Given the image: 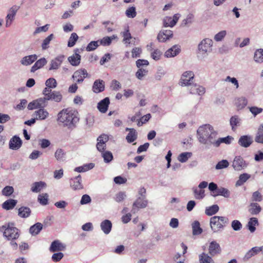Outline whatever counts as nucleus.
<instances>
[{
  "instance_id": "30",
  "label": "nucleus",
  "mask_w": 263,
  "mask_h": 263,
  "mask_svg": "<svg viewBox=\"0 0 263 263\" xmlns=\"http://www.w3.org/2000/svg\"><path fill=\"white\" fill-rule=\"evenodd\" d=\"M47 63V60L45 58H43L38 60L31 68V72H34L37 69L43 67Z\"/></svg>"
},
{
  "instance_id": "38",
  "label": "nucleus",
  "mask_w": 263,
  "mask_h": 263,
  "mask_svg": "<svg viewBox=\"0 0 263 263\" xmlns=\"http://www.w3.org/2000/svg\"><path fill=\"white\" fill-rule=\"evenodd\" d=\"M43 228V224L41 223L37 222L31 226L29 229V232L32 235L38 234Z\"/></svg>"
},
{
  "instance_id": "4",
  "label": "nucleus",
  "mask_w": 263,
  "mask_h": 263,
  "mask_svg": "<svg viewBox=\"0 0 263 263\" xmlns=\"http://www.w3.org/2000/svg\"><path fill=\"white\" fill-rule=\"evenodd\" d=\"M229 222V219L224 216H215L210 218V224L214 232H217Z\"/></svg>"
},
{
  "instance_id": "24",
  "label": "nucleus",
  "mask_w": 263,
  "mask_h": 263,
  "mask_svg": "<svg viewBox=\"0 0 263 263\" xmlns=\"http://www.w3.org/2000/svg\"><path fill=\"white\" fill-rule=\"evenodd\" d=\"M65 246L59 240L53 241L50 247L49 250L50 252H54L64 250Z\"/></svg>"
},
{
  "instance_id": "49",
  "label": "nucleus",
  "mask_w": 263,
  "mask_h": 263,
  "mask_svg": "<svg viewBox=\"0 0 263 263\" xmlns=\"http://www.w3.org/2000/svg\"><path fill=\"white\" fill-rule=\"evenodd\" d=\"M248 109L254 117H255L258 114H261L263 111V109L262 108L258 107L255 106L248 107Z\"/></svg>"
},
{
  "instance_id": "44",
  "label": "nucleus",
  "mask_w": 263,
  "mask_h": 263,
  "mask_svg": "<svg viewBox=\"0 0 263 263\" xmlns=\"http://www.w3.org/2000/svg\"><path fill=\"white\" fill-rule=\"evenodd\" d=\"M192 156V154L190 152L182 153L178 156V160L180 162L184 163L186 162Z\"/></svg>"
},
{
  "instance_id": "56",
  "label": "nucleus",
  "mask_w": 263,
  "mask_h": 263,
  "mask_svg": "<svg viewBox=\"0 0 263 263\" xmlns=\"http://www.w3.org/2000/svg\"><path fill=\"white\" fill-rule=\"evenodd\" d=\"M53 34H51L44 40L42 44V48L43 49L45 50L48 48V45L49 44L50 41L53 39Z\"/></svg>"
},
{
  "instance_id": "26",
  "label": "nucleus",
  "mask_w": 263,
  "mask_h": 263,
  "mask_svg": "<svg viewBox=\"0 0 263 263\" xmlns=\"http://www.w3.org/2000/svg\"><path fill=\"white\" fill-rule=\"evenodd\" d=\"M125 130L129 131V133L126 137V139L128 143H130L137 139V133L135 129L127 127Z\"/></svg>"
},
{
  "instance_id": "40",
  "label": "nucleus",
  "mask_w": 263,
  "mask_h": 263,
  "mask_svg": "<svg viewBox=\"0 0 263 263\" xmlns=\"http://www.w3.org/2000/svg\"><path fill=\"white\" fill-rule=\"evenodd\" d=\"M254 60L257 63H263V49H259L255 51Z\"/></svg>"
},
{
  "instance_id": "51",
  "label": "nucleus",
  "mask_w": 263,
  "mask_h": 263,
  "mask_svg": "<svg viewBox=\"0 0 263 263\" xmlns=\"http://www.w3.org/2000/svg\"><path fill=\"white\" fill-rule=\"evenodd\" d=\"M261 128H258L254 140L257 143L263 144V132Z\"/></svg>"
},
{
  "instance_id": "60",
  "label": "nucleus",
  "mask_w": 263,
  "mask_h": 263,
  "mask_svg": "<svg viewBox=\"0 0 263 263\" xmlns=\"http://www.w3.org/2000/svg\"><path fill=\"white\" fill-rule=\"evenodd\" d=\"M125 14L128 17L134 18L137 14L136 8L134 7H129L126 10Z\"/></svg>"
},
{
  "instance_id": "42",
  "label": "nucleus",
  "mask_w": 263,
  "mask_h": 263,
  "mask_svg": "<svg viewBox=\"0 0 263 263\" xmlns=\"http://www.w3.org/2000/svg\"><path fill=\"white\" fill-rule=\"evenodd\" d=\"M31 213L30 209L28 207H21L18 209V215L22 218L28 217Z\"/></svg>"
},
{
  "instance_id": "50",
  "label": "nucleus",
  "mask_w": 263,
  "mask_h": 263,
  "mask_svg": "<svg viewBox=\"0 0 263 263\" xmlns=\"http://www.w3.org/2000/svg\"><path fill=\"white\" fill-rule=\"evenodd\" d=\"M38 201L42 205H46L48 203V195L47 193L40 194L37 198Z\"/></svg>"
},
{
  "instance_id": "25",
  "label": "nucleus",
  "mask_w": 263,
  "mask_h": 263,
  "mask_svg": "<svg viewBox=\"0 0 263 263\" xmlns=\"http://www.w3.org/2000/svg\"><path fill=\"white\" fill-rule=\"evenodd\" d=\"M100 227L103 233L107 235L111 230L112 223L110 220L106 219L101 222Z\"/></svg>"
},
{
  "instance_id": "18",
  "label": "nucleus",
  "mask_w": 263,
  "mask_h": 263,
  "mask_svg": "<svg viewBox=\"0 0 263 263\" xmlns=\"http://www.w3.org/2000/svg\"><path fill=\"white\" fill-rule=\"evenodd\" d=\"M81 181V177L80 175L73 179H71L70 182L71 187L74 190L82 189L83 185Z\"/></svg>"
},
{
  "instance_id": "37",
  "label": "nucleus",
  "mask_w": 263,
  "mask_h": 263,
  "mask_svg": "<svg viewBox=\"0 0 263 263\" xmlns=\"http://www.w3.org/2000/svg\"><path fill=\"white\" fill-rule=\"evenodd\" d=\"M62 95L59 91H53L47 98L48 101L53 100L56 102H60L62 99Z\"/></svg>"
},
{
  "instance_id": "9",
  "label": "nucleus",
  "mask_w": 263,
  "mask_h": 263,
  "mask_svg": "<svg viewBox=\"0 0 263 263\" xmlns=\"http://www.w3.org/2000/svg\"><path fill=\"white\" fill-rule=\"evenodd\" d=\"M232 166L235 171H240L245 168L247 164L242 157L236 156L232 162Z\"/></svg>"
},
{
  "instance_id": "54",
  "label": "nucleus",
  "mask_w": 263,
  "mask_h": 263,
  "mask_svg": "<svg viewBox=\"0 0 263 263\" xmlns=\"http://www.w3.org/2000/svg\"><path fill=\"white\" fill-rule=\"evenodd\" d=\"M229 165V162L227 160H222L218 162L215 166L216 170H221L227 168Z\"/></svg>"
},
{
  "instance_id": "59",
  "label": "nucleus",
  "mask_w": 263,
  "mask_h": 263,
  "mask_svg": "<svg viewBox=\"0 0 263 263\" xmlns=\"http://www.w3.org/2000/svg\"><path fill=\"white\" fill-rule=\"evenodd\" d=\"M226 35L227 31L222 30L215 35L214 39L217 42H220L224 38Z\"/></svg>"
},
{
  "instance_id": "33",
  "label": "nucleus",
  "mask_w": 263,
  "mask_h": 263,
  "mask_svg": "<svg viewBox=\"0 0 263 263\" xmlns=\"http://www.w3.org/2000/svg\"><path fill=\"white\" fill-rule=\"evenodd\" d=\"M199 263H215L213 259L205 253H202L199 255Z\"/></svg>"
},
{
  "instance_id": "15",
  "label": "nucleus",
  "mask_w": 263,
  "mask_h": 263,
  "mask_svg": "<svg viewBox=\"0 0 263 263\" xmlns=\"http://www.w3.org/2000/svg\"><path fill=\"white\" fill-rule=\"evenodd\" d=\"M173 35V31L170 30H163L158 33L157 39L160 42H164L172 38Z\"/></svg>"
},
{
  "instance_id": "61",
  "label": "nucleus",
  "mask_w": 263,
  "mask_h": 263,
  "mask_svg": "<svg viewBox=\"0 0 263 263\" xmlns=\"http://www.w3.org/2000/svg\"><path fill=\"white\" fill-rule=\"evenodd\" d=\"M14 192V189L11 186H6L5 187L2 191V194L6 196H10Z\"/></svg>"
},
{
  "instance_id": "28",
  "label": "nucleus",
  "mask_w": 263,
  "mask_h": 263,
  "mask_svg": "<svg viewBox=\"0 0 263 263\" xmlns=\"http://www.w3.org/2000/svg\"><path fill=\"white\" fill-rule=\"evenodd\" d=\"M46 187V184L44 182H35L31 185V191L34 193H39Z\"/></svg>"
},
{
  "instance_id": "13",
  "label": "nucleus",
  "mask_w": 263,
  "mask_h": 263,
  "mask_svg": "<svg viewBox=\"0 0 263 263\" xmlns=\"http://www.w3.org/2000/svg\"><path fill=\"white\" fill-rule=\"evenodd\" d=\"M22 141L20 138L17 136H14L9 141V148L12 150H17L22 146Z\"/></svg>"
},
{
  "instance_id": "23",
  "label": "nucleus",
  "mask_w": 263,
  "mask_h": 263,
  "mask_svg": "<svg viewBox=\"0 0 263 263\" xmlns=\"http://www.w3.org/2000/svg\"><path fill=\"white\" fill-rule=\"evenodd\" d=\"M37 56L36 54H31L23 57L20 61V63L24 66H28L32 64L36 60Z\"/></svg>"
},
{
  "instance_id": "43",
  "label": "nucleus",
  "mask_w": 263,
  "mask_h": 263,
  "mask_svg": "<svg viewBox=\"0 0 263 263\" xmlns=\"http://www.w3.org/2000/svg\"><path fill=\"white\" fill-rule=\"evenodd\" d=\"M194 196L196 199H202L204 198V191L198 187H196L193 189Z\"/></svg>"
},
{
  "instance_id": "14",
  "label": "nucleus",
  "mask_w": 263,
  "mask_h": 263,
  "mask_svg": "<svg viewBox=\"0 0 263 263\" xmlns=\"http://www.w3.org/2000/svg\"><path fill=\"white\" fill-rule=\"evenodd\" d=\"M252 143L253 139L251 136L249 135L240 136L238 141V143L240 146L245 148L249 147Z\"/></svg>"
},
{
  "instance_id": "17",
  "label": "nucleus",
  "mask_w": 263,
  "mask_h": 263,
  "mask_svg": "<svg viewBox=\"0 0 263 263\" xmlns=\"http://www.w3.org/2000/svg\"><path fill=\"white\" fill-rule=\"evenodd\" d=\"M78 52H79V49H77L75 53L68 58V62L73 66H77L80 63L81 57Z\"/></svg>"
},
{
  "instance_id": "55",
  "label": "nucleus",
  "mask_w": 263,
  "mask_h": 263,
  "mask_svg": "<svg viewBox=\"0 0 263 263\" xmlns=\"http://www.w3.org/2000/svg\"><path fill=\"white\" fill-rule=\"evenodd\" d=\"M65 153L64 151L61 148L57 149L54 153V156L58 161H61L64 158Z\"/></svg>"
},
{
  "instance_id": "64",
  "label": "nucleus",
  "mask_w": 263,
  "mask_h": 263,
  "mask_svg": "<svg viewBox=\"0 0 263 263\" xmlns=\"http://www.w3.org/2000/svg\"><path fill=\"white\" fill-rule=\"evenodd\" d=\"M161 55L162 52L158 49H155L151 52V57L155 61L159 60Z\"/></svg>"
},
{
  "instance_id": "20",
  "label": "nucleus",
  "mask_w": 263,
  "mask_h": 263,
  "mask_svg": "<svg viewBox=\"0 0 263 263\" xmlns=\"http://www.w3.org/2000/svg\"><path fill=\"white\" fill-rule=\"evenodd\" d=\"M248 100L244 97H238L235 100V105L238 110H242L247 105Z\"/></svg>"
},
{
  "instance_id": "63",
  "label": "nucleus",
  "mask_w": 263,
  "mask_h": 263,
  "mask_svg": "<svg viewBox=\"0 0 263 263\" xmlns=\"http://www.w3.org/2000/svg\"><path fill=\"white\" fill-rule=\"evenodd\" d=\"M231 227L234 231H239L242 228V224L241 222L237 220H234L232 221Z\"/></svg>"
},
{
  "instance_id": "7",
  "label": "nucleus",
  "mask_w": 263,
  "mask_h": 263,
  "mask_svg": "<svg viewBox=\"0 0 263 263\" xmlns=\"http://www.w3.org/2000/svg\"><path fill=\"white\" fill-rule=\"evenodd\" d=\"M181 15L179 13L175 14L173 17L165 16L163 20V26L165 27H173L178 21Z\"/></svg>"
},
{
  "instance_id": "52",
  "label": "nucleus",
  "mask_w": 263,
  "mask_h": 263,
  "mask_svg": "<svg viewBox=\"0 0 263 263\" xmlns=\"http://www.w3.org/2000/svg\"><path fill=\"white\" fill-rule=\"evenodd\" d=\"M126 198V194L125 192H119L115 195V200L117 202L123 201Z\"/></svg>"
},
{
  "instance_id": "19",
  "label": "nucleus",
  "mask_w": 263,
  "mask_h": 263,
  "mask_svg": "<svg viewBox=\"0 0 263 263\" xmlns=\"http://www.w3.org/2000/svg\"><path fill=\"white\" fill-rule=\"evenodd\" d=\"M220 247L217 242L213 241L210 243L209 247V253L212 256L220 253Z\"/></svg>"
},
{
  "instance_id": "47",
  "label": "nucleus",
  "mask_w": 263,
  "mask_h": 263,
  "mask_svg": "<svg viewBox=\"0 0 263 263\" xmlns=\"http://www.w3.org/2000/svg\"><path fill=\"white\" fill-rule=\"evenodd\" d=\"M250 177V175L244 173L239 176L238 180L236 182V185L240 186L243 184Z\"/></svg>"
},
{
  "instance_id": "35",
  "label": "nucleus",
  "mask_w": 263,
  "mask_h": 263,
  "mask_svg": "<svg viewBox=\"0 0 263 263\" xmlns=\"http://www.w3.org/2000/svg\"><path fill=\"white\" fill-rule=\"evenodd\" d=\"M17 201L14 199H8L5 201L2 204L3 209L9 210L12 209L16 204Z\"/></svg>"
},
{
  "instance_id": "22",
  "label": "nucleus",
  "mask_w": 263,
  "mask_h": 263,
  "mask_svg": "<svg viewBox=\"0 0 263 263\" xmlns=\"http://www.w3.org/2000/svg\"><path fill=\"white\" fill-rule=\"evenodd\" d=\"M180 46L174 45L168 49L164 53V56L166 58H172L178 55L180 52Z\"/></svg>"
},
{
  "instance_id": "2",
  "label": "nucleus",
  "mask_w": 263,
  "mask_h": 263,
  "mask_svg": "<svg viewBox=\"0 0 263 263\" xmlns=\"http://www.w3.org/2000/svg\"><path fill=\"white\" fill-rule=\"evenodd\" d=\"M197 136L199 142L203 144L211 145L213 144L217 133L211 125L205 124L198 128Z\"/></svg>"
},
{
  "instance_id": "48",
  "label": "nucleus",
  "mask_w": 263,
  "mask_h": 263,
  "mask_svg": "<svg viewBox=\"0 0 263 263\" xmlns=\"http://www.w3.org/2000/svg\"><path fill=\"white\" fill-rule=\"evenodd\" d=\"M102 156L106 163H109L113 159L112 153L109 151H105L102 153Z\"/></svg>"
},
{
  "instance_id": "58",
  "label": "nucleus",
  "mask_w": 263,
  "mask_h": 263,
  "mask_svg": "<svg viewBox=\"0 0 263 263\" xmlns=\"http://www.w3.org/2000/svg\"><path fill=\"white\" fill-rule=\"evenodd\" d=\"M46 86L51 88H55L57 86V82L55 79L50 78L47 79L45 82Z\"/></svg>"
},
{
  "instance_id": "12",
  "label": "nucleus",
  "mask_w": 263,
  "mask_h": 263,
  "mask_svg": "<svg viewBox=\"0 0 263 263\" xmlns=\"http://www.w3.org/2000/svg\"><path fill=\"white\" fill-rule=\"evenodd\" d=\"M88 76V73L85 69H80L76 71L72 75V78L78 83L83 82L84 79Z\"/></svg>"
},
{
  "instance_id": "36",
  "label": "nucleus",
  "mask_w": 263,
  "mask_h": 263,
  "mask_svg": "<svg viewBox=\"0 0 263 263\" xmlns=\"http://www.w3.org/2000/svg\"><path fill=\"white\" fill-rule=\"evenodd\" d=\"M231 195L230 191L224 187H219L218 190H217V192L213 195L214 196H222L225 198H229L230 197Z\"/></svg>"
},
{
  "instance_id": "45",
  "label": "nucleus",
  "mask_w": 263,
  "mask_h": 263,
  "mask_svg": "<svg viewBox=\"0 0 263 263\" xmlns=\"http://www.w3.org/2000/svg\"><path fill=\"white\" fill-rule=\"evenodd\" d=\"M78 36L76 33H72L68 40L67 46L69 47H73L78 40Z\"/></svg>"
},
{
  "instance_id": "34",
  "label": "nucleus",
  "mask_w": 263,
  "mask_h": 263,
  "mask_svg": "<svg viewBox=\"0 0 263 263\" xmlns=\"http://www.w3.org/2000/svg\"><path fill=\"white\" fill-rule=\"evenodd\" d=\"M261 208L257 203H251L249 208V212L252 215H257L261 211Z\"/></svg>"
},
{
  "instance_id": "29",
  "label": "nucleus",
  "mask_w": 263,
  "mask_h": 263,
  "mask_svg": "<svg viewBox=\"0 0 263 263\" xmlns=\"http://www.w3.org/2000/svg\"><path fill=\"white\" fill-rule=\"evenodd\" d=\"M241 120L238 116H233L230 119V124L232 129L234 131L237 126H240Z\"/></svg>"
},
{
  "instance_id": "27",
  "label": "nucleus",
  "mask_w": 263,
  "mask_h": 263,
  "mask_svg": "<svg viewBox=\"0 0 263 263\" xmlns=\"http://www.w3.org/2000/svg\"><path fill=\"white\" fill-rule=\"evenodd\" d=\"M104 89V82L101 80H97L95 81L92 90L95 93H99L103 91Z\"/></svg>"
},
{
  "instance_id": "16",
  "label": "nucleus",
  "mask_w": 263,
  "mask_h": 263,
  "mask_svg": "<svg viewBox=\"0 0 263 263\" xmlns=\"http://www.w3.org/2000/svg\"><path fill=\"white\" fill-rule=\"evenodd\" d=\"M33 116L35 119L39 120H44L49 116V112L44 108H41L33 112Z\"/></svg>"
},
{
  "instance_id": "8",
  "label": "nucleus",
  "mask_w": 263,
  "mask_h": 263,
  "mask_svg": "<svg viewBox=\"0 0 263 263\" xmlns=\"http://www.w3.org/2000/svg\"><path fill=\"white\" fill-rule=\"evenodd\" d=\"M147 203L148 201L146 198L138 197L133 204L132 212L133 213H137L139 209L146 208Z\"/></svg>"
},
{
  "instance_id": "3",
  "label": "nucleus",
  "mask_w": 263,
  "mask_h": 263,
  "mask_svg": "<svg viewBox=\"0 0 263 263\" xmlns=\"http://www.w3.org/2000/svg\"><path fill=\"white\" fill-rule=\"evenodd\" d=\"M213 42L209 38L203 39L198 44L197 57L203 60L212 52Z\"/></svg>"
},
{
  "instance_id": "6",
  "label": "nucleus",
  "mask_w": 263,
  "mask_h": 263,
  "mask_svg": "<svg viewBox=\"0 0 263 263\" xmlns=\"http://www.w3.org/2000/svg\"><path fill=\"white\" fill-rule=\"evenodd\" d=\"M195 82V74L191 70H187L183 72L181 75L179 81V85L181 87H187L189 88Z\"/></svg>"
},
{
  "instance_id": "31",
  "label": "nucleus",
  "mask_w": 263,
  "mask_h": 263,
  "mask_svg": "<svg viewBox=\"0 0 263 263\" xmlns=\"http://www.w3.org/2000/svg\"><path fill=\"white\" fill-rule=\"evenodd\" d=\"M258 225V221L256 218L252 217L250 218L247 227L251 233H253L256 230V226Z\"/></svg>"
},
{
  "instance_id": "46",
  "label": "nucleus",
  "mask_w": 263,
  "mask_h": 263,
  "mask_svg": "<svg viewBox=\"0 0 263 263\" xmlns=\"http://www.w3.org/2000/svg\"><path fill=\"white\" fill-rule=\"evenodd\" d=\"M193 234L194 235H199L202 232V229L200 227V223L198 221H196L192 224Z\"/></svg>"
},
{
  "instance_id": "62",
  "label": "nucleus",
  "mask_w": 263,
  "mask_h": 263,
  "mask_svg": "<svg viewBox=\"0 0 263 263\" xmlns=\"http://www.w3.org/2000/svg\"><path fill=\"white\" fill-rule=\"evenodd\" d=\"M224 81L226 82H228L233 84L236 89H237L239 87L238 82L235 78L227 76L225 79Z\"/></svg>"
},
{
  "instance_id": "5",
  "label": "nucleus",
  "mask_w": 263,
  "mask_h": 263,
  "mask_svg": "<svg viewBox=\"0 0 263 263\" xmlns=\"http://www.w3.org/2000/svg\"><path fill=\"white\" fill-rule=\"evenodd\" d=\"M1 231L3 232L4 237L8 240H15L18 238V230L12 223H9L8 226H3Z\"/></svg>"
},
{
  "instance_id": "11",
  "label": "nucleus",
  "mask_w": 263,
  "mask_h": 263,
  "mask_svg": "<svg viewBox=\"0 0 263 263\" xmlns=\"http://www.w3.org/2000/svg\"><path fill=\"white\" fill-rule=\"evenodd\" d=\"M188 90L191 94L199 96H202L205 92V88L203 86L195 83L188 88Z\"/></svg>"
},
{
  "instance_id": "57",
  "label": "nucleus",
  "mask_w": 263,
  "mask_h": 263,
  "mask_svg": "<svg viewBox=\"0 0 263 263\" xmlns=\"http://www.w3.org/2000/svg\"><path fill=\"white\" fill-rule=\"evenodd\" d=\"M193 18V14H189L186 18L182 20L181 25L183 27L186 26L188 24H190L192 23Z\"/></svg>"
},
{
  "instance_id": "53",
  "label": "nucleus",
  "mask_w": 263,
  "mask_h": 263,
  "mask_svg": "<svg viewBox=\"0 0 263 263\" xmlns=\"http://www.w3.org/2000/svg\"><path fill=\"white\" fill-rule=\"evenodd\" d=\"M100 45L99 41H91L86 47V50L87 51H91L95 50Z\"/></svg>"
},
{
  "instance_id": "21",
  "label": "nucleus",
  "mask_w": 263,
  "mask_h": 263,
  "mask_svg": "<svg viewBox=\"0 0 263 263\" xmlns=\"http://www.w3.org/2000/svg\"><path fill=\"white\" fill-rule=\"evenodd\" d=\"M109 103V99L106 97L98 103L97 108L101 112L105 113L108 109Z\"/></svg>"
},
{
  "instance_id": "41",
  "label": "nucleus",
  "mask_w": 263,
  "mask_h": 263,
  "mask_svg": "<svg viewBox=\"0 0 263 263\" xmlns=\"http://www.w3.org/2000/svg\"><path fill=\"white\" fill-rule=\"evenodd\" d=\"M148 72V70L146 68H139V69L136 72L135 76L138 79L142 80L147 75Z\"/></svg>"
},
{
  "instance_id": "10",
  "label": "nucleus",
  "mask_w": 263,
  "mask_h": 263,
  "mask_svg": "<svg viewBox=\"0 0 263 263\" xmlns=\"http://www.w3.org/2000/svg\"><path fill=\"white\" fill-rule=\"evenodd\" d=\"M64 59L65 56L61 54L52 59L49 64V70H56L58 69L62 64Z\"/></svg>"
},
{
  "instance_id": "32",
  "label": "nucleus",
  "mask_w": 263,
  "mask_h": 263,
  "mask_svg": "<svg viewBox=\"0 0 263 263\" xmlns=\"http://www.w3.org/2000/svg\"><path fill=\"white\" fill-rule=\"evenodd\" d=\"M233 140V138L231 136H227L224 138H220L217 140H214L213 145L216 147H218L220 145V144L222 143H224L226 144H230L232 141Z\"/></svg>"
},
{
  "instance_id": "39",
  "label": "nucleus",
  "mask_w": 263,
  "mask_h": 263,
  "mask_svg": "<svg viewBox=\"0 0 263 263\" xmlns=\"http://www.w3.org/2000/svg\"><path fill=\"white\" fill-rule=\"evenodd\" d=\"M219 206L217 204L208 206L205 208V213L208 216H212L216 214L219 211Z\"/></svg>"
},
{
  "instance_id": "1",
  "label": "nucleus",
  "mask_w": 263,
  "mask_h": 263,
  "mask_svg": "<svg viewBox=\"0 0 263 263\" xmlns=\"http://www.w3.org/2000/svg\"><path fill=\"white\" fill-rule=\"evenodd\" d=\"M57 121L65 127L73 128L79 121V113L73 109H63L58 113Z\"/></svg>"
}]
</instances>
